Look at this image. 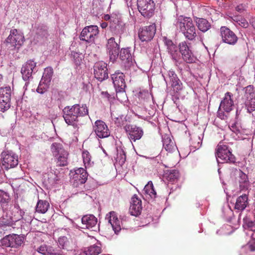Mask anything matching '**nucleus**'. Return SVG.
Masks as SVG:
<instances>
[{
  "label": "nucleus",
  "instance_id": "f257e3e1",
  "mask_svg": "<svg viewBox=\"0 0 255 255\" xmlns=\"http://www.w3.org/2000/svg\"><path fill=\"white\" fill-rule=\"evenodd\" d=\"M174 25L186 39L195 40L197 36L196 29L191 17L180 15L176 19Z\"/></svg>",
  "mask_w": 255,
  "mask_h": 255
},
{
  "label": "nucleus",
  "instance_id": "f03ea898",
  "mask_svg": "<svg viewBox=\"0 0 255 255\" xmlns=\"http://www.w3.org/2000/svg\"><path fill=\"white\" fill-rule=\"evenodd\" d=\"M63 118L65 122L69 125H72L77 128L76 122L78 121L79 117H83L88 115V110L86 105L81 107L76 104L72 107L67 106L63 110Z\"/></svg>",
  "mask_w": 255,
  "mask_h": 255
},
{
  "label": "nucleus",
  "instance_id": "7ed1b4c3",
  "mask_svg": "<svg viewBox=\"0 0 255 255\" xmlns=\"http://www.w3.org/2000/svg\"><path fill=\"white\" fill-rule=\"evenodd\" d=\"M216 156L219 162L234 163L235 157L231 149L223 142H220L216 148Z\"/></svg>",
  "mask_w": 255,
  "mask_h": 255
},
{
  "label": "nucleus",
  "instance_id": "20e7f679",
  "mask_svg": "<svg viewBox=\"0 0 255 255\" xmlns=\"http://www.w3.org/2000/svg\"><path fill=\"white\" fill-rule=\"evenodd\" d=\"M24 40V36L19 33L16 29L10 30V34L6 39V45L8 48L13 50L19 47L23 44Z\"/></svg>",
  "mask_w": 255,
  "mask_h": 255
},
{
  "label": "nucleus",
  "instance_id": "39448f33",
  "mask_svg": "<svg viewBox=\"0 0 255 255\" xmlns=\"http://www.w3.org/2000/svg\"><path fill=\"white\" fill-rule=\"evenodd\" d=\"M138 11L144 17L150 18L154 13L155 4L152 0H137Z\"/></svg>",
  "mask_w": 255,
  "mask_h": 255
},
{
  "label": "nucleus",
  "instance_id": "423d86ee",
  "mask_svg": "<svg viewBox=\"0 0 255 255\" xmlns=\"http://www.w3.org/2000/svg\"><path fill=\"white\" fill-rule=\"evenodd\" d=\"M71 182L74 186L85 183L88 178V173L83 168H78L74 170H71L69 173Z\"/></svg>",
  "mask_w": 255,
  "mask_h": 255
},
{
  "label": "nucleus",
  "instance_id": "0eeeda50",
  "mask_svg": "<svg viewBox=\"0 0 255 255\" xmlns=\"http://www.w3.org/2000/svg\"><path fill=\"white\" fill-rule=\"evenodd\" d=\"M99 31L97 26L90 25L84 27L80 35V39L88 43H92L97 37Z\"/></svg>",
  "mask_w": 255,
  "mask_h": 255
},
{
  "label": "nucleus",
  "instance_id": "6e6552de",
  "mask_svg": "<svg viewBox=\"0 0 255 255\" xmlns=\"http://www.w3.org/2000/svg\"><path fill=\"white\" fill-rule=\"evenodd\" d=\"M233 95L230 92H227L223 99L221 101L218 112L219 116L223 119L224 114L223 111L226 113H229L233 110L234 106V101L233 99Z\"/></svg>",
  "mask_w": 255,
  "mask_h": 255
},
{
  "label": "nucleus",
  "instance_id": "1a4fd4ad",
  "mask_svg": "<svg viewBox=\"0 0 255 255\" xmlns=\"http://www.w3.org/2000/svg\"><path fill=\"white\" fill-rule=\"evenodd\" d=\"M23 242L24 238L22 236L14 234L7 235L1 240L2 246L13 248H18Z\"/></svg>",
  "mask_w": 255,
  "mask_h": 255
},
{
  "label": "nucleus",
  "instance_id": "9d476101",
  "mask_svg": "<svg viewBox=\"0 0 255 255\" xmlns=\"http://www.w3.org/2000/svg\"><path fill=\"white\" fill-rule=\"evenodd\" d=\"M156 30L155 24L141 27L138 31V37L141 41H149L153 38Z\"/></svg>",
  "mask_w": 255,
  "mask_h": 255
},
{
  "label": "nucleus",
  "instance_id": "9b49d317",
  "mask_svg": "<svg viewBox=\"0 0 255 255\" xmlns=\"http://www.w3.org/2000/svg\"><path fill=\"white\" fill-rule=\"evenodd\" d=\"M95 77L99 81H102L108 78L107 64L103 61L96 62L94 66Z\"/></svg>",
  "mask_w": 255,
  "mask_h": 255
},
{
  "label": "nucleus",
  "instance_id": "f8f14e48",
  "mask_svg": "<svg viewBox=\"0 0 255 255\" xmlns=\"http://www.w3.org/2000/svg\"><path fill=\"white\" fill-rule=\"evenodd\" d=\"M93 130L100 138L108 137L110 135V130L107 124L103 121L97 120L93 125Z\"/></svg>",
  "mask_w": 255,
  "mask_h": 255
},
{
  "label": "nucleus",
  "instance_id": "ddd939ff",
  "mask_svg": "<svg viewBox=\"0 0 255 255\" xmlns=\"http://www.w3.org/2000/svg\"><path fill=\"white\" fill-rule=\"evenodd\" d=\"M245 104L251 113L255 110V91L253 86L249 85L245 88Z\"/></svg>",
  "mask_w": 255,
  "mask_h": 255
},
{
  "label": "nucleus",
  "instance_id": "4468645a",
  "mask_svg": "<svg viewBox=\"0 0 255 255\" xmlns=\"http://www.w3.org/2000/svg\"><path fill=\"white\" fill-rule=\"evenodd\" d=\"M179 54H181L183 60L188 63H192L195 61L196 58L186 41L179 44Z\"/></svg>",
  "mask_w": 255,
  "mask_h": 255
},
{
  "label": "nucleus",
  "instance_id": "2eb2a0df",
  "mask_svg": "<svg viewBox=\"0 0 255 255\" xmlns=\"http://www.w3.org/2000/svg\"><path fill=\"white\" fill-rule=\"evenodd\" d=\"M220 35L223 42L230 45L235 44L238 39L236 34L226 26L220 28Z\"/></svg>",
  "mask_w": 255,
  "mask_h": 255
},
{
  "label": "nucleus",
  "instance_id": "dca6fc26",
  "mask_svg": "<svg viewBox=\"0 0 255 255\" xmlns=\"http://www.w3.org/2000/svg\"><path fill=\"white\" fill-rule=\"evenodd\" d=\"M124 129L131 141L135 142L140 139L143 134V130L136 126L126 125L124 127Z\"/></svg>",
  "mask_w": 255,
  "mask_h": 255
},
{
  "label": "nucleus",
  "instance_id": "f3484780",
  "mask_svg": "<svg viewBox=\"0 0 255 255\" xmlns=\"http://www.w3.org/2000/svg\"><path fill=\"white\" fill-rule=\"evenodd\" d=\"M1 155L2 156L1 163L5 169H8L17 165L18 163V158L14 154L3 152Z\"/></svg>",
  "mask_w": 255,
  "mask_h": 255
},
{
  "label": "nucleus",
  "instance_id": "a211bd4d",
  "mask_svg": "<svg viewBox=\"0 0 255 255\" xmlns=\"http://www.w3.org/2000/svg\"><path fill=\"white\" fill-rule=\"evenodd\" d=\"M106 219L111 224L115 233L118 234L122 229V223L118 218L117 214L114 211H111L106 215Z\"/></svg>",
  "mask_w": 255,
  "mask_h": 255
},
{
  "label": "nucleus",
  "instance_id": "6ab92c4d",
  "mask_svg": "<svg viewBox=\"0 0 255 255\" xmlns=\"http://www.w3.org/2000/svg\"><path fill=\"white\" fill-rule=\"evenodd\" d=\"M107 49L110 60L113 62L115 61L119 56L120 46L115 41L114 37H111L108 40Z\"/></svg>",
  "mask_w": 255,
  "mask_h": 255
},
{
  "label": "nucleus",
  "instance_id": "aec40b11",
  "mask_svg": "<svg viewBox=\"0 0 255 255\" xmlns=\"http://www.w3.org/2000/svg\"><path fill=\"white\" fill-rule=\"evenodd\" d=\"M114 87L117 92H122L126 87L124 74L119 71L111 75Z\"/></svg>",
  "mask_w": 255,
  "mask_h": 255
},
{
  "label": "nucleus",
  "instance_id": "412c9836",
  "mask_svg": "<svg viewBox=\"0 0 255 255\" xmlns=\"http://www.w3.org/2000/svg\"><path fill=\"white\" fill-rule=\"evenodd\" d=\"M36 65V63L31 60L27 61L22 65L21 69V73L24 81L29 80L32 77V72Z\"/></svg>",
  "mask_w": 255,
  "mask_h": 255
},
{
  "label": "nucleus",
  "instance_id": "4be33fe9",
  "mask_svg": "<svg viewBox=\"0 0 255 255\" xmlns=\"http://www.w3.org/2000/svg\"><path fill=\"white\" fill-rule=\"evenodd\" d=\"M120 59L126 66H130L132 64V53L130 48H123L119 52Z\"/></svg>",
  "mask_w": 255,
  "mask_h": 255
},
{
  "label": "nucleus",
  "instance_id": "5701e85b",
  "mask_svg": "<svg viewBox=\"0 0 255 255\" xmlns=\"http://www.w3.org/2000/svg\"><path fill=\"white\" fill-rule=\"evenodd\" d=\"M142 210L141 200L136 195H134L131 198L129 212L131 215L137 216L139 215Z\"/></svg>",
  "mask_w": 255,
  "mask_h": 255
},
{
  "label": "nucleus",
  "instance_id": "b1692460",
  "mask_svg": "<svg viewBox=\"0 0 255 255\" xmlns=\"http://www.w3.org/2000/svg\"><path fill=\"white\" fill-rule=\"evenodd\" d=\"M82 228L91 229L93 231L96 228L97 219L93 215L84 216L81 219Z\"/></svg>",
  "mask_w": 255,
  "mask_h": 255
},
{
  "label": "nucleus",
  "instance_id": "393cba45",
  "mask_svg": "<svg viewBox=\"0 0 255 255\" xmlns=\"http://www.w3.org/2000/svg\"><path fill=\"white\" fill-rule=\"evenodd\" d=\"M36 251L43 255H63L61 250H56L51 246L43 244L38 247Z\"/></svg>",
  "mask_w": 255,
  "mask_h": 255
},
{
  "label": "nucleus",
  "instance_id": "a878e982",
  "mask_svg": "<svg viewBox=\"0 0 255 255\" xmlns=\"http://www.w3.org/2000/svg\"><path fill=\"white\" fill-rule=\"evenodd\" d=\"M165 43L167 47L168 51L171 55L172 59L176 61H178L180 57L179 46H177L171 40L167 39H165Z\"/></svg>",
  "mask_w": 255,
  "mask_h": 255
},
{
  "label": "nucleus",
  "instance_id": "bb28decb",
  "mask_svg": "<svg viewBox=\"0 0 255 255\" xmlns=\"http://www.w3.org/2000/svg\"><path fill=\"white\" fill-rule=\"evenodd\" d=\"M180 177V174L179 171L176 169L167 170L163 175L164 179L172 184L177 182Z\"/></svg>",
  "mask_w": 255,
  "mask_h": 255
},
{
  "label": "nucleus",
  "instance_id": "cd10ccee",
  "mask_svg": "<svg viewBox=\"0 0 255 255\" xmlns=\"http://www.w3.org/2000/svg\"><path fill=\"white\" fill-rule=\"evenodd\" d=\"M249 205V198L247 194H243L238 197L235 205V209L243 211Z\"/></svg>",
  "mask_w": 255,
  "mask_h": 255
},
{
  "label": "nucleus",
  "instance_id": "c85d7f7f",
  "mask_svg": "<svg viewBox=\"0 0 255 255\" xmlns=\"http://www.w3.org/2000/svg\"><path fill=\"white\" fill-rule=\"evenodd\" d=\"M240 187L241 190H247L250 186V182L247 174L241 170L238 172Z\"/></svg>",
  "mask_w": 255,
  "mask_h": 255
},
{
  "label": "nucleus",
  "instance_id": "c756f323",
  "mask_svg": "<svg viewBox=\"0 0 255 255\" xmlns=\"http://www.w3.org/2000/svg\"><path fill=\"white\" fill-rule=\"evenodd\" d=\"M67 235L68 236H61L58 239L57 243L59 247L64 250H68L72 243L70 236Z\"/></svg>",
  "mask_w": 255,
  "mask_h": 255
},
{
  "label": "nucleus",
  "instance_id": "7c9ffc66",
  "mask_svg": "<svg viewBox=\"0 0 255 255\" xmlns=\"http://www.w3.org/2000/svg\"><path fill=\"white\" fill-rule=\"evenodd\" d=\"M163 146L166 151L172 152L175 150L176 147L173 141L168 135L163 137Z\"/></svg>",
  "mask_w": 255,
  "mask_h": 255
},
{
  "label": "nucleus",
  "instance_id": "2f4dec72",
  "mask_svg": "<svg viewBox=\"0 0 255 255\" xmlns=\"http://www.w3.org/2000/svg\"><path fill=\"white\" fill-rule=\"evenodd\" d=\"M49 207V203L46 200H39L37 203L35 211L40 214L45 213Z\"/></svg>",
  "mask_w": 255,
  "mask_h": 255
},
{
  "label": "nucleus",
  "instance_id": "473e14b6",
  "mask_svg": "<svg viewBox=\"0 0 255 255\" xmlns=\"http://www.w3.org/2000/svg\"><path fill=\"white\" fill-rule=\"evenodd\" d=\"M101 253V248L98 246H91L81 252L79 255H98Z\"/></svg>",
  "mask_w": 255,
  "mask_h": 255
},
{
  "label": "nucleus",
  "instance_id": "72a5a7b5",
  "mask_svg": "<svg viewBox=\"0 0 255 255\" xmlns=\"http://www.w3.org/2000/svg\"><path fill=\"white\" fill-rule=\"evenodd\" d=\"M144 192L146 196H148V198L151 199H154L156 196V192L154 188L152 181H149L144 188Z\"/></svg>",
  "mask_w": 255,
  "mask_h": 255
},
{
  "label": "nucleus",
  "instance_id": "f704fd0d",
  "mask_svg": "<svg viewBox=\"0 0 255 255\" xmlns=\"http://www.w3.org/2000/svg\"><path fill=\"white\" fill-rule=\"evenodd\" d=\"M196 22L198 29L202 32L207 31L211 27L210 23L206 19L198 18Z\"/></svg>",
  "mask_w": 255,
  "mask_h": 255
},
{
  "label": "nucleus",
  "instance_id": "c9c22d12",
  "mask_svg": "<svg viewBox=\"0 0 255 255\" xmlns=\"http://www.w3.org/2000/svg\"><path fill=\"white\" fill-rule=\"evenodd\" d=\"M50 148L53 155L55 157L58 156V155L63 152H66V151L63 149L62 145L60 143H53L51 145Z\"/></svg>",
  "mask_w": 255,
  "mask_h": 255
},
{
  "label": "nucleus",
  "instance_id": "e433bc0d",
  "mask_svg": "<svg viewBox=\"0 0 255 255\" xmlns=\"http://www.w3.org/2000/svg\"><path fill=\"white\" fill-rule=\"evenodd\" d=\"M82 158L83 163L86 168L92 166L94 162L92 161V157L87 150H84L82 152Z\"/></svg>",
  "mask_w": 255,
  "mask_h": 255
},
{
  "label": "nucleus",
  "instance_id": "4c0bfd02",
  "mask_svg": "<svg viewBox=\"0 0 255 255\" xmlns=\"http://www.w3.org/2000/svg\"><path fill=\"white\" fill-rule=\"evenodd\" d=\"M11 91L10 86L0 88V98L10 100Z\"/></svg>",
  "mask_w": 255,
  "mask_h": 255
},
{
  "label": "nucleus",
  "instance_id": "58836bf2",
  "mask_svg": "<svg viewBox=\"0 0 255 255\" xmlns=\"http://www.w3.org/2000/svg\"><path fill=\"white\" fill-rule=\"evenodd\" d=\"M57 157V164L59 166H64L67 165V159L68 153L66 152H63L58 155Z\"/></svg>",
  "mask_w": 255,
  "mask_h": 255
},
{
  "label": "nucleus",
  "instance_id": "ea45409f",
  "mask_svg": "<svg viewBox=\"0 0 255 255\" xmlns=\"http://www.w3.org/2000/svg\"><path fill=\"white\" fill-rule=\"evenodd\" d=\"M53 73V69L51 67H47L44 69L42 80L46 81V83H50Z\"/></svg>",
  "mask_w": 255,
  "mask_h": 255
},
{
  "label": "nucleus",
  "instance_id": "a19ab883",
  "mask_svg": "<svg viewBox=\"0 0 255 255\" xmlns=\"http://www.w3.org/2000/svg\"><path fill=\"white\" fill-rule=\"evenodd\" d=\"M13 221L11 217H5L3 216L0 218V228L6 226H11L13 224Z\"/></svg>",
  "mask_w": 255,
  "mask_h": 255
},
{
  "label": "nucleus",
  "instance_id": "79ce46f5",
  "mask_svg": "<svg viewBox=\"0 0 255 255\" xmlns=\"http://www.w3.org/2000/svg\"><path fill=\"white\" fill-rule=\"evenodd\" d=\"M49 83H46V81L41 80L37 88L36 91L40 94L44 93L49 87Z\"/></svg>",
  "mask_w": 255,
  "mask_h": 255
},
{
  "label": "nucleus",
  "instance_id": "37998d69",
  "mask_svg": "<svg viewBox=\"0 0 255 255\" xmlns=\"http://www.w3.org/2000/svg\"><path fill=\"white\" fill-rule=\"evenodd\" d=\"M10 100L3 99L0 98V111L4 112L10 108Z\"/></svg>",
  "mask_w": 255,
  "mask_h": 255
},
{
  "label": "nucleus",
  "instance_id": "c03bdc74",
  "mask_svg": "<svg viewBox=\"0 0 255 255\" xmlns=\"http://www.w3.org/2000/svg\"><path fill=\"white\" fill-rule=\"evenodd\" d=\"M232 19L243 27L247 28L249 25L248 22L247 20L242 17L235 16H234Z\"/></svg>",
  "mask_w": 255,
  "mask_h": 255
},
{
  "label": "nucleus",
  "instance_id": "a18cd8bd",
  "mask_svg": "<svg viewBox=\"0 0 255 255\" xmlns=\"http://www.w3.org/2000/svg\"><path fill=\"white\" fill-rule=\"evenodd\" d=\"M9 200V194L3 190H0V203H7Z\"/></svg>",
  "mask_w": 255,
  "mask_h": 255
},
{
  "label": "nucleus",
  "instance_id": "49530a36",
  "mask_svg": "<svg viewBox=\"0 0 255 255\" xmlns=\"http://www.w3.org/2000/svg\"><path fill=\"white\" fill-rule=\"evenodd\" d=\"M171 86L173 87L174 91L178 92L182 89V83L179 79L178 80L174 82L171 84Z\"/></svg>",
  "mask_w": 255,
  "mask_h": 255
},
{
  "label": "nucleus",
  "instance_id": "de8ad7c7",
  "mask_svg": "<svg viewBox=\"0 0 255 255\" xmlns=\"http://www.w3.org/2000/svg\"><path fill=\"white\" fill-rule=\"evenodd\" d=\"M247 229L250 231L253 232V233L255 232V221H249L246 223Z\"/></svg>",
  "mask_w": 255,
  "mask_h": 255
},
{
  "label": "nucleus",
  "instance_id": "09e8293b",
  "mask_svg": "<svg viewBox=\"0 0 255 255\" xmlns=\"http://www.w3.org/2000/svg\"><path fill=\"white\" fill-rule=\"evenodd\" d=\"M247 6L245 3H241L236 7V10L239 13L244 12L247 9Z\"/></svg>",
  "mask_w": 255,
  "mask_h": 255
},
{
  "label": "nucleus",
  "instance_id": "8fccbe9b",
  "mask_svg": "<svg viewBox=\"0 0 255 255\" xmlns=\"http://www.w3.org/2000/svg\"><path fill=\"white\" fill-rule=\"evenodd\" d=\"M168 75L170 78V80L172 82V83L179 80V78H178L177 75L175 73L174 71H170L168 73Z\"/></svg>",
  "mask_w": 255,
  "mask_h": 255
},
{
  "label": "nucleus",
  "instance_id": "3c124183",
  "mask_svg": "<svg viewBox=\"0 0 255 255\" xmlns=\"http://www.w3.org/2000/svg\"><path fill=\"white\" fill-rule=\"evenodd\" d=\"M248 248L251 252H255V239L250 242L248 245Z\"/></svg>",
  "mask_w": 255,
  "mask_h": 255
},
{
  "label": "nucleus",
  "instance_id": "603ef678",
  "mask_svg": "<svg viewBox=\"0 0 255 255\" xmlns=\"http://www.w3.org/2000/svg\"><path fill=\"white\" fill-rule=\"evenodd\" d=\"M74 62L76 65H80L82 61V58L79 56L78 53L74 55Z\"/></svg>",
  "mask_w": 255,
  "mask_h": 255
},
{
  "label": "nucleus",
  "instance_id": "864d4df0",
  "mask_svg": "<svg viewBox=\"0 0 255 255\" xmlns=\"http://www.w3.org/2000/svg\"><path fill=\"white\" fill-rule=\"evenodd\" d=\"M231 129L237 134L240 133L241 132L239 128L237 126V124L236 123L233 124L231 126Z\"/></svg>",
  "mask_w": 255,
  "mask_h": 255
},
{
  "label": "nucleus",
  "instance_id": "5fc2aeb1",
  "mask_svg": "<svg viewBox=\"0 0 255 255\" xmlns=\"http://www.w3.org/2000/svg\"><path fill=\"white\" fill-rule=\"evenodd\" d=\"M108 23L106 22H103L101 24V26L102 28H105L107 27Z\"/></svg>",
  "mask_w": 255,
  "mask_h": 255
},
{
  "label": "nucleus",
  "instance_id": "6e6d98bb",
  "mask_svg": "<svg viewBox=\"0 0 255 255\" xmlns=\"http://www.w3.org/2000/svg\"><path fill=\"white\" fill-rule=\"evenodd\" d=\"M251 23L252 26L255 29V18H253L251 21Z\"/></svg>",
  "mask_w": 255,
  "mask_h": 255
},
{
  "label": "nucleus",
  "instance_id": "4d7b16f0",
  "mask_svg": "<svg viewBox=\"0 0 255 255\" xmlns=\"http://www.w3.org/2000/svg\"><path fill=\"white\" fill-rule=\"evenodd\" d=\"M3 80V76L0 74V86L2 85V81Z\"/></svg>",
  "mask_w": 255,
  "mask_h": 255
},
{
  "label": "nucleus",
  "instance_id": "13d9d810",
  "mask_svg": "<svg viewBox=\"0 0 255 255\" xmlns=\"http://www.w3.org/2000/svg\"><path fill=\"white\" fill-rule=\"evenodd\" d=\"M127 2V4L128 5V6H131V4L130 3L131 1V0H126Z\"/></svg>",
  "mask_w": 255,
  "mask_h": 255
},
{
  "label": "nucleus",
  "instance_id": "bf43d9fd",
  "mask_svg": "<svg viewBox=\"0 0 255 255\" xmlns=\"http://www.w3.org/2000/svg\"><path fill=\"white\" fill-rule=\"evenodd\" d=\"M110 15H109L107 14V15H106L105 16V20H107L110 19Z\"/></svg>",
  "mask_w": 255,
  "mask_h": 255
},
{
  "label": "nucleus",
  "instance_id": "052dcab7",
  "mask_svg": "<svg viewBox=\"0 0 255 255\" xmlns=\"http://www.w3.org/2000/svg\"><path fill=\"white\" fill-rule=\"evenodd\" d=\"M42 34L45 36L47 34V31L45 29H43Z\"/></svg>",
  "mask_w": 255,
  "mask_h": 255
},
{
  "label": "nucleus",
  "instance_id": "680f3d73",
  "mask_svg": "<svg viewBox=\"0 0 255 255\" xmlns=\"http://www.w3.org/2000/svg\"><path fill=\"white\" fill-rule=\"evenodd\" d=\"M252 237L253 239H255V233L252 234Z\"/></svg>",
  "mask_w": 255,
  "mask_h": 255
}]
</instances>
